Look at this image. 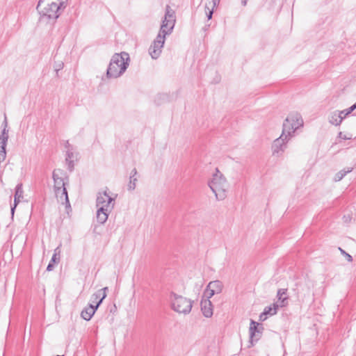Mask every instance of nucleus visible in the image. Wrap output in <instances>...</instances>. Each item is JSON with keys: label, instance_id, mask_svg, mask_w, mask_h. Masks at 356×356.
Returning <instances> with one entry per match:
<instances>
[{"label": "nucleus", "instance_id": "obj_1", "mask_svg": "<svg viewBox=\"0 0 356 356\" xmlns=\"http://www.w3.org/2000/svg\"><path fill=\"white\" fill-rule=\"evenodd\" d=\"M115 198L108 195L106 191H100L97 195L96 217L100 224H104L108 220L110 213L114 208Z\"/></svg>", "mask_w": 356, "mask_h": 356}, {"label": "nucleus", "instance_id": "obj_2", "mask_svg": "<svg viewBox=\"0 0 356 356\" xmlns=\"http://www.w3.org/2000/svg\"><path fill=\"white\" fill-rule=\"evenodd\" d=\"M67 1L58 0V2H50L48 0H40L36 8L42 17L56 19L66 8Z\"/></svg>", "mask_w": 356, "mask_h": 356}, {"label": "nucleus", "instance_id": "obj_3", "mask_svg": "<svg viewBox=\"0 0 356 356\" xmlns=\"http://www.w3.org/2000/svg\"><path fill=\"white\" fill-rule=\"evenodd\" d=\"M129 56L126 52L115 54L107 69V77L115 79L122 76L129 65Z\"/></svg>", "mask_w": 356, "mask_h": 356}, {"label": "nucleus", "instance_id": "obj_4", "mask_svg": "<svg viewBox=\"0 0 356 356\" xmlns=\"http://www.w3.org/2000/svg\"><path fill=\"white\" fill-rule=\"evenodd\" d=\"M208 184L217 200L222 201L226 198L229 184L223 174L218 168L216 169L215 172L212 175Z\"/></svg>", "mask_w": 356, "mask_h": 356}, {"label": "nucleus", "instance_id": "obj_5", "mask_svg": "<svg viewBox=\"0 0 356 356\" xmlns=\"http://www.w3.org/2000/svg\"><path fill=\"white\" fill-rule=\"evenodd\" d=\"M303 125L301 115L298 113H290L283 123L282 134L286 138L293 137L294 132Z\"/></svg>", "mask_w": 356, "mask_h": 356}, {"label": "nucleus", "instance_id": "obj_6", "mask_svg": "<svg viewBox=\"0 0 356 356\" xmlns=\"http://www.w3.org/2000/svg\"><path fill=\"white\" fill-rule=\"evenodd\" d=\"M172 309L179 314H188L191 312L193 302L190 299L176 293L170 295Z\"/></svg>", "mask_w": 356, "mask_h": 356}, {"label": "nucleus", "instance_id": "obj_7", "mask_svg": "<svg viewBox=\"0 0 356 356\" xmlns=\"http://www.w3.org/2000/svg\"><path fill=\"white\" fill-rule=\"evenodd\" d=\"M175 22L176 17L175 11L170 7V6H166L165 16L162 20V24L158 35H160L161 36L163 35L164 38H165L166 35L171 34L174 29Z\"/></svg>", "mask_w": 356, "mask_h": 356}, {"label": "nucleus", "instance_id": "obj_8", "mask_svg": "<svg viewBox=\"0 0 356 356\" xmlns=\"http://www.w3.org/2000/svg\"><path fill=\"white\" fill-rule=\"evenodd\" d=\"M64 172L60 169L54 170L53 172V179L54 182V191L56 195L58 198L64 200L67 203L69 202L67 190L65 187V182L63 180Z\"/></svg>", "mask_w": 356, "mask_h": 356}, {"label": "nucleus", "instance_id": "obj_9", "mask_svg": "<svg viewBox=\"0 0 356 356\" xmlns=\"http://www.w3.org/2000/svg\"><path fill=\"white\" fill-rule=\"evenodd\" d=\"M165 38L162 35H157L149 48V54L152 59H157L161 54Z\"/></svg>", "mask_w": 356, "mask_h": 356}, {"label": "nucleus", "instance_id": "obj_10", "mask_svg": "<svg viewBox=\"0 0 356 356\" xmlns=\"http://www.w3.org/2000/svg\"><path fill=\"white\" fill-rule=\"evenodd\" d=\"M223 284L220 280L210 282L204 291V296L211 298L215 294H219L222 292Z\"/></svg>", "mask_w": 356, "mask_h": 356}, {"label": "nucleus", "instance_id": "obj_11", "mask_svg": "<svg viewBox=\"0 0 356 356\" xmlns=\"http://www.w3.org/2000/svg\"><path fill=\"white\" fill-rule=\"evenodd\" d=\"M286 136H281L273 141L272 145V151L273 155H279L284 152L286 146V143L290 140V138H286Z\"/></svg>", "mask_w": 356, "mask_h": 356}, {"label": "nucleus", "instance_id": "obj_12", "mask_svg": "<svg viewBox=\"0 0 356 356\" xmlns=\"http://www.w3.org/2000/svg\"><path fill=\"white\" fill-rule=\"evenodd\" d=\"M263 330L262 326H259V323L251 320L249 333H250V339L251 343H253V341H258L260 338L261 331Z\"/></svg>", "mask_w": 356, "mask_h": 356}, {"label": "nucleus", "instance_id": "obj_13", "mask_svg": "<svg viewBox=\"0 0 356 356\" xmlns=\"http://www.w3.org/2000/svg\"><path fill=\"white\" fill-rule=\"evenodd\" d=\"M8 140V130L3 129L0 134V163L6 158V147Z\"/></svg>", "mask_w": 356, "mask_h": 356}, {"label": "nucleus", "instance_id": "obj_14", "mask_svg": "<svg viewBox=\"0 0 356 356\" xmlns=\"http://www.w3.org/2000/svg\"><path fill=\"white\" fill-rule=\"evenodd\" d=\"M108 290V288L107 286L104 287L102 289H99L95 293H94L91 297H90V304H93L95 307H98L100 305V304L102 302L104 299L106 297V291Z\"/></svg>", "mask_w": 356, "mask_h": 356}, {"label": "nucleus", "instance_id": "obj_15", "mask_svg": "<svg viewBox=\"0 0 356 356\" xmlns=\"http://www.w3.org/2000/svg\"><path fill=\"white\" fill-rule=\"evenodd\" d=\"M200 305L204 316L206 318L211 317L213 315V305L210 298H206L205 299L202 300Z\"/></svg>", "mask_w": 356, "mask_h": 356}, {"label": "nucleus", "instance_id": "obj_16", "mask_svg": "<svg viewBox=\"0 0 356 356\" xmlns=\"http://www.w3.org/2000/svg\"><path fill=\"white\" fill-rule=\"evenodd\" d=\"M97 309V307H95L93 304H90L88 307H86L83 309L81 316L84 320L89 321L95 314Z\"/></svg>", "mask_w": 356, "mask_h": 356}, {"label": "nucleus", "instance_id": "obj_17", "mask_svg": "<svg viewBox=\"0 0 356 356\" xmlns=\"http://www.w3.org/2000/svg\"><path fill=\"white\" fill-rule=\"evenodd\" d=\"M343 121V117L340 115L339 111H335L330 113L329 116V122L333 125L338 126Z\"/></svg>", "mask_w": 356, "mask_h": 356}, {"label": "nucleus", "instance_id": "obj_18", "mask_svg": "<svg viewBox=\"0 0 356 356\" xmlns=\"http://www.w3.org/2000/svg\"><path fill=\"white\" fill-rule=\"evenodd\" d=\"M287 289H280L277 291V297L278 298L279 307H284L286 304V300L288 297L286 296Z\"/></svg>", "mask_w": 356, "mask_h": 356}, {"label": "nucleus", "instance_id": "obj_19", "mask_svg": "<svg viewBox=\"0 0 356 356\" xmlns=\"http://www.w3.org/2000/svg\"><path fill=\"white\" fill-rule=\"evenodd\" d=\"M136 175H137V170L136 168H134L132 170V171L131 172L129 183L128 184V186H127L128 189L130 191H133L136 188V181H137V178L136 177Z\"/></svg>", "mask_w": 356, "mask_h": 356}, {"label": "nucleus", "instance_id": "obj_20", "mask_svg": "<svg viewBox=\"0 0 356 356\" xmlns=\"http://www.w3.org/2000/svg\"><path fill=\"white\" fill-rule=\"evenodd\" d=\"M353 168H345L339 172H338L335 176H334V181H339L340 180H341L347 173H349L352 171Z\"/></svg>", "mask_w": 356, "mask_h": 356}, {"label": "nucleus", "instance_id": "obj_21", "mask_svg": "<svg viewBox=\"0 0 356 356\" xmlns=\"http://www.w3.org/2000/svg\"><path fill=\"white\" fill-rule=\"evenodd\" d=\"M60 245H59L58 247H57L54 250V254H53V256L51 257V259L49 263L56 264V263L59 262V261H60Z\"/></svg>", "mask_w": 356, "mask_h": 356}, {"label": "nucleus", "instance_id": "obj_22", "mask_svg": "<svg viewBox=\"0 0 356 356\" xmlns=\"http://www.w3.org/2000/svg\"><path fill=\"white\" fill-rule=\"evenodd\" d=\"M278 307H279V305L277 304H273V305L272 307L269 306V307H265L264 312L267 315L272 316V315H274V314H275L277 313V310Z\"/></svg>", "mask_w": 356, "mask_h": 356}, {"label": "nucleus", "instance_id": "obj_23", "mask_svg": "<svg viewBox=\"0 0 356 356\" xmlns=\"http://www.w3.org/2000/svg\"><path fill=\"white\" fill-rule=\"evenodd\" d=\"M22 184H18L15 188V199H21L23 197Z\"/></svg>", "mask_w": 356, "mask_h": 356}, {"label": "nucleus", "instance_id": "obj_24", "mask_svg": "<svg viewBox=\"0 0 356 356\" xmlns=\"http://www.w3.org/2000/svg\"><path fill=\"white\" fill-rule=\"evenodd\" d=\"M74 158L73 148H69L66 150V161L70 165Z\"/></svg>", "mask_w": 356, "mask_h": 356}, {"label": "nucleus", "instance_id": "obj_25", "mask_svg": "<svg viewBox=\"0 0 356 356\" xmlns=\"http://www.w3.org/2000/svg\"><path fill=\"white\" fill-rule=\"evenodd\" d=\"M214 8H213L211 6H209L208 4L205 5V14L209 20L212 18Z\"/></svg>", "mask_w": 356, "mask_h": 356}, {"label": "nucleus", "instance_id": "obj_26", "mask_svg": "<svg viewBox=\"0 0 356 356\" xmlns=\"http://www.w3.org/2000/svg\"><path fill=\"white\" fill-rule=\"evenodd\" d=\"M340 251L341 252V253L343 254H344L346 256V259L348 261H353V257L351 255H350L349 254L346 253L344 250H343L341 248H339Z\"/></svg>", "mask_w": 356, "mask_h": 356}, {"label": "nucleus", "instance_id": "obj_27", "mask_svg": "<svg viewBox=\"0 0 356 356\" xmlns=\"http://www.w3.org/2000/svg\"><path fill=\"white\" fill-rule=\"evenodd\" d=\"M19 201H20V199H15V198L14 199V205H13V207H11L12 214L14 213L15 209L17 207V204L19 202Z\"/></svg>", "mask_w": 356, "mask_h": 356}, {"label": "nucleus", "instance_id": "obj_28", "mask_svg": "<svg viewBox=\"0 0 356 356\" xmlns=\"http://www.w3.org/2000/svg\"><path fill=\"white\" fill-rule=\"evenodd\" d=\"M220 2V0H212L211 2L209 3V6H211L213 8H216Z\"/></svg>", "mask_w": 356, "mask_h": 356}, {"label": "nucleus", "instance_id": "obj_29", "mask_svg": "<svg viewBox=\"0 0 356 356\" xmlns=\"http://www.w3.org/2000/svg\"><path fill=\"white\" fill-rule=\"evenodd\" d=\"M339 113H340V115L343 117V120L348 115H349L350 113H348V110L347 109H345V110H343V111H339Z\"/></svg>", "mask_w": 356, "mask_h": 356}, {"label": "nucleus", "instance_id": "obj_30", "mask_svg": "<svg viewBox=\"0 0 356 356\" xmlns=\"http://www.w3.org/2000/svg\"><path fill=\"white\" fill-rule=\"evenodd\" d=\"M267 318H268V315L264 312H263L259 315V321H264L265 320L267 319Z\"/></svg>", "mask_w": 356, "mask_h": 356}, {"label": "nucleus", "instance_id": "obj_31", "mask_svg": "<svg viewBox=\"0 0 356 356\" xmlns=\"http://www.w3.org/2000/svg\"><path fill=\"white\" fill-rule=\"evenodd\" d=\"M355 108H356V104H354L353 106H351L350 108H348L347 109L348 110V113L353 112Z\"/></svg>", "mask_w": 356, "mask_h": 356}, {"label": "nucleus", "instance_id": "obj_32", "mask_svg": "<svg viewBox=\"0 0 356 356\" xmlns=\"http://www.w3.org/2000/svg\"><path fill=\"white\" fill-rule=\"evenodd\" d=\"M53 268H54V264L49 263L47 267V270L51 271L53 270Z\"/></svg>", "mask_w": 356, "mask_h": 356}, {"label": "nucleus", "instance_id": "obj_33", "mask_svg": "<svg viewBox=\"0 0 356 356\" xmlns=\"http://www.w3.org/2000/svg\"><path fill=\"white\" fill-rule=\"evenodd\" d=\"M3 125H4L3 129H5L6 130H8L7 129L8 122H7V118H6V115H5V118H4V121H3Z\"/></svg>", "mask_w": 356, "mask_h": 356}, {"label": "nucleus", "instance_id": "obj_34", "mask_svg": "<svg viewBox=\"0 0 356 356\" xmlns=\"http://www.w3.org/2000/svg\"><path fill=\"white\" fill-rule=\"evenodd\" d=\"M339 137L344 140L350 139V138L346 137V136H343V134L341 132L339 133Z\"/></svg>", "mask_w": 356, "mask_h": 356}, {"label": "nucleus", "instance_id": "obj_35", "mask_svg": "<svg viewBox=\"0 0 356 356\" xmlns=\"http://www.w3.org/2000/svg\"><path fill=\"white\" fill-rule=\"evenodd\" d=\"M65 147H66L67 149H69V148H72V147L70 145V144L69 143L68 141H67L65 143Z\"/></svg>", "mask_w": 356, "mask_h": 356}, {"label": "nucleus", "instance_id": "obj_36", "mask_svg": "<svg viewBox=\"0 0 356 356\" xmlns=\"http://www.w3.org/2000/svg\"><path fill=\"white\" fill-rule=\"evenodd\" d=\"M248 0H241V3L243 6H246Z\"/></svg>", "mask_w": 356, "mask_h": 356}, {"label": "nucleus", "instance_id": "obj_37", "mask_svg": "<svg viewBox=\"0 0 356 356\" xmlns=\"http://www.w3.org/2000/svg\"><path fill=\"white\" fill-rule=\"evenodd\" d=\"M56 356H64V355H56Z\"/></svg>", "mask_w": 356, "mask_h": 356}]
</instances>
